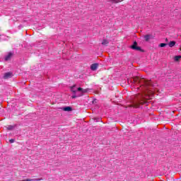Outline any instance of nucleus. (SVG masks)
<instances>
[{"mask_svg": "<svg viewBox=\"0 0 181 181\" xmlns=\"http://www.w3.org/2000/svg\"><path fill=\"white\" fill-rule=\"evenodd\" d=\"M133 83L139 84L144 95H148L149 90L153 88V83H152V81L145 78H139V77H136L133 78Z\"/></svg>", "mask_w": 181, "mask_h": 181, "instance_id": "1", "label": "nucleus"}, {"mask_svg": "<svg viewBox=\"0 0 181 181\" xmlns=\"http://www.w3.org/2000/svg\"><path fill=\"white\" fill-rule=\"evenodd\" d=\"M71 93L74 95L71 96V98H78V97H83L86 93L88 91V89H83V88H77V85H74L69 87Z\"/></svg>", "mask_w": 181, "mask_h": 181, "instance_id": "2", "label": "nucleus"}, {"mask_svg": "<svg viewBox=\"0 0 181 181\" xmlns=\"http://www.w3.org/2000/svg\"><path fill=\"white\" fill-rule=\"evenodd\" d=\"M144 104H148V100L144 96V95H136V99L133 100L132 107L134 108H139L140 105Z\"/></svg>", "mask_w": 181, "mask_h": 181, "instance_id": "3", "label": "nucleus"}, {"mask_svg": "<svg viewBox=\"0 0 181 181\" xmlns=\"http://www.w3.org/2000/svg\"><path fill=\"white\" fill-rule=\"evenodd\" d=\"M130 48L132 49V50H136L137 52H141V53L145 52V50L142 49V48L139 46H138V42L136 41H134L133 42V45L130 46Z\"/></svg>", "mask_w": 181, "mask_h": 181, "instance_id": "4", "label": "nucleus"}, {"mask_svg": "<svg viewBox=\"0 0 181 181\" xmlns=\"http://www.w3.org/2000/svg\"><path fill=\"white\" fill-rule=\"evenodd\" d=\"M13 54H15V53L13 52H8V54L4 57L5 62H9V60H11V59H12V57H13Z\"/></svg>", "mask_w": 181, "mask_h": 181, "instance_id": "5", "label": "nucleus"}, {"mask_svg": "<svg viewBox=\"0 0 181 181\" xmlns=\"http://www.w3.org/2000/svg\"><path fill=\"white\" fill-rule=\"evenodd\" d=\"M12 72H6L3 76V78H4V80H7V78H12Z\"/></svg>", "mask_w": 181, "mask_h": 181, "instance_id": "6", "label": "nucleus"}, {"mask_svg": "<svg viewBox=\"0 0 181 181\" xmlns=\"http://www.w3.org/2000/svg\"><path fill=\"white\" fill-rule=\"evenodd\" d=\"M97 69H98V64L95 63L90 65V70H92V71H95Z\"/></svg>", "mask_w": 181, "mask_h": 181, "instance_id": "7", "label": "nucleus"}, {"mask_svg": "<svg viewBox=\"0 0 181 181\" xmlns=\"http://www.w3.org/2000/svg\"><path fill=\"white\" fill-rule=\"evenodd\" d=\"M63 111H66L68 112H70V111H73V107L70 106H66L61 108Z\"/></svg>", "mask_w": 181, "mask_h": 181, "instance_id": "8", "label": "nucleus"}, {"mask_svg": "<svg viewBox=\"0 0 181 181\" xmlns=\"http://www.w3.org/2000/svg\"><path fill=\"white\" fill-rule=\"evenodd\" d=\"M144 39H145L146 42H149V40H151V39H152V35H146L144 36Z\"/></svg>", "mask_w": 181, "mask_h": 181, "instance_id": "9", "label": "nucleus"}, {"mask_svg": "<svg viewBox=\"0 0 181 181\" xmlns=\"http://www.w3.org/2000/svg\"><path fill=\"white\" fill-rule=\"evenodd\" d=\"M175 45H176V42L175 41H170L168 43L169 47H173L175 46Z\"/></svg>", "mask_w": 181, "mask_h": 181, "instance_id": "10", "label": "nucleus"}, {"mask_svg": "<svg viewBox=\"0 0 181 181\" xmlns=\"http://www.w3.org/2000/svg\"><path fill=\"white\" fill-rule=\"evenodd\" d=\"M181 59V55H176L174 57L175 62H179Z\"/></svg>", "mask_w": 181, "mask_h": 181, "instance_id": "11", "label": "nucleus"}, {"mask_svg": "<svg viewBox=\"0 0 181 181\" xmlns=\"http://www.w3.org/2000/svg\"><path fill=\"white\" fill-rule=\"evenodd\" d=\"M7 129L8 131H12L13 129H15V126H13V125H8V127H7Z\"/></svg>", "mask_w": 181, "mask_h": 181, "instance_id": "12", "label": "nucleus"}, {"mask_svg": "<svg viewBox=\"0 0 181 181\" xmlns=\"http://www.w3.org/2000/svg\"><path fill=\"white\" fill-rule=\"evenodd\" d=\"M112 2H114V4H119V2H122L124 0H110Z\"/></svg>", "mask_w": 181, "mask_h": 181, "instance_id": "13", "label": "nucleus"}, {"mask_svg": "<svg viewBox=\"0 0 181 181\" xmlns=\"http://www.w3.org/2000/svg\"><path fill=\"white\" fill-rule=\"evenodd\" d=\"M166 46H168V44L166 43H160L159 45V47H165Z\"/></svg>", "mask_w": 181, "mask_h": 181, "instance_id": "14", "label": "nucleus"}, {"mask_svg": "<svg viewBox=\"0 0 181 181\" xmlns=\"http://www.w3.org/2000/svg\"><path fill=\"white\" fill-rule=\"evenodd\" d=\"M93 119L95 122H100V121H101V118L100 117H94Z\"/></svg>", "mask_w": 181, "mask_h": 181, "instance_id": "15", "label": "nucleus"}, {"mask_svg": "<svg viewBox=\"0 0 181 181\" xmlns=\"http://www.w3.org/2000/svg\"><path fill=\"white\" fill-rule=\"evenodd\" d=\"M108 40H103L102 42V45H108Z\"/></svg>", "mask_w": 181, "mask_h": 181, "instance_id": "16", "label": "nucleus"}, {"mask_svg": "<svg viewBox=\"0 0 181 181\" xmlns=\"http://www.w3.org/2000/svg\"><path fill=\"white\" fill-rule=\"evenodd\" d=\"M10 144H13V142H15V139H11L9 140Z\"/></svg>", "mask_w": 181, "mask_h": 181, "instance_id": "17", "label": "nucleus"}, {"mask_svg": "<svg viewBox=\"0 0 181 181\" xmlns=\"http://www.w3.org/2000/svg\"><path fill=\"white\" fill-rule=\"evenodd\" d=\"M165 41L168 42V38L165 39Z\"/></svg>", "mask_w": 181, "mask_h": 181, "instance_id": "18", "label": "nucleus"}]
</instances>
